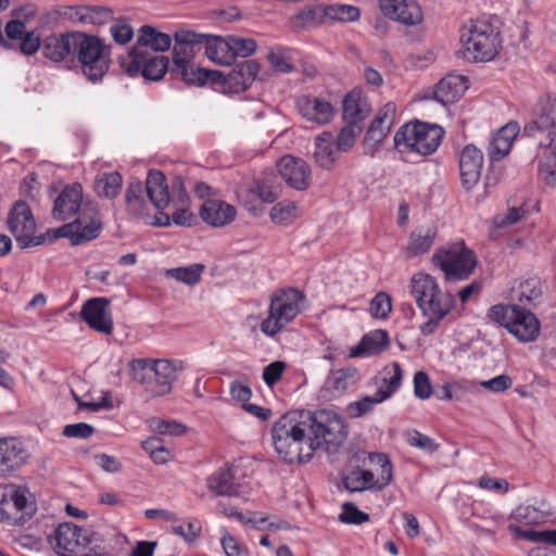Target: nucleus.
Masks as SVG:
<instances>
[{"mask_svg": "<svg viewBox=\"0 0 556 556\" xmlns=\"http://www.w3.org/2000/svg\"><path fill=\"white\" fill-rule=\"evenodd\" d=\"M173 197L174 184L169 190L164 174L150 170L146 184H129L126 192L127 210L148 225L166 227L169 226V213H165V210L170 206Z\"/></svg>", "mask_w": 556, "mask_h": 556, "instance_id": "f257e3e1", "label": "nucleus"}, {"mask_svg": "<svg viewBox=\"0 0 556 556\" xmlns=\"http://www.w3.org/2000/svg\"><path fill=\"white\" fill-rule=\"evenodd\" d=\"M273 442L277 454L288 464H305L314 456L301 412H290L274 425Z\"/></svg>", "mask_w": 556, "mask_h": 556, "instance_id": "f03ea898", "label": "nucleus"}, {"mask_svg": "<svg viewBox=\"0 0 556 556\" xmlns=\"http://www.w3.org/2000/svg\"><path fill=\"white\" fill-rule=\"evenodd\" d=\"M307 438L314 453L323 450L328 454L336 453L344 443L348 431L342 417L331 409H319L314 413L301 412Z\"/></svg>", "mask_w": 556, "mask_h": 556, "instance_id": "7ed1b4c3", "label": "nucleus"}, {"mask_svg": "<svg viewBox=\"0 0 556 556\" xmlns=\"http://www.w3.org/2000/svg\"><path fill=\"white\" fill-rule=\"evenodd\" d=\"M464 58L471 62L492 61L500 52L501 37L496 27L484 18L470 20L460 30Z\"/></svg>", "mask_w": 556, "mask_h": 556, "instance_id": "20e7f679", "label": "nucleus"}, {"mask_svg": "<svg viewBox=\"0 0 556 556\" xmlns=\"http://www.w3.org/2000/svg\"><path fill=\"white\" fill-rule=\"evenodd\" d=\"M307 307L305 294L296 288L277 290L270 298L268 316L261 323V331L275 337Z\"/></svg>", "mask_w": 556, "mask_h": 556, "instance_id": "39448f33", "label": "nucleus"}, {"mask_svg": "<svg viewBox=\"0 0 556 556\" xmlns=\"http://www.w3.org/2000/svg\"><path fill=\"white\" fill-rule=\"evenodd\" d=\"M201 51L200 34L179 30L175 34L173 48L172 74L180 77L187 84L203 85L208 80L211 72L197 67L193 59Z\"/></svg>", "mask_w": 556, "mask_h": 556, "instance_id": "423d86ee", "label": "nucleus"}, {"mask_svg": "<svg viewBox=\"0 0 556 556\" xmlns=\"http://www.w3.org/2000/svg\"><path fill=\"white\" fill-rule=\"evenodd\" d=\"M128 366L132 380L146 386L153 396L165 395L172 390L179 368L178 362L151 358H136Z\"/></svg>", "mask_w": 556, "mask_h": 556, "instance_id": "0eeeda50", "label": "nucleus"}, {"mask_svg": "<svg viewBox=\"0 0 556 556\" xmlns=\"http://www.w3.org/2000/svg\"><path fill=\"white\" fill-rule=\"evenodd\" d=\"M419 308L427 318L419 328L422 334L434 333L443 318L453 308V299L443 293L437 281L429 275L419 274Z\"/></svg>", "mask_w": 556, "mask_h": 556, "instance_id": "6e6552de", "label": "nucleus"}, {"mask_svg": "<svg viewBox=\"0 0 556 556\" xmlns=\"http://www.w3.org/2000/svg\"><path fill=\"white\" fill-rule=\"evenodd\" d=\"M74 53L84 75L92 83L103 78L110 67V49L98 37L76 33Z\"/></svg>", "mask_w": 556, "mask_h": 556, "instance_id": "1a4fd4ad", "label": "nucleus"}, {"mask_svg": "<svg viewBox=\"0 0 556 556\" xmlns=\"http://www.w3.org/2000/svg\"><path fill=\"white\" fill-rule=\"evenodd\" d=\"M432 262L448 280H465L477 266L473 251L464 241L456 242L446 249H439L432 255Z\"/></svg>", "mask_w": 556, "mask_h": 556, "instance_id": "9d476101", "label": "nucleus"}, {"mask_svg": "<svg viewBox=\"0 0 556 556\" xmlns=\"http://www.w3.org/2000/svg\"><path fill=\"white\" fill-rule=\"evenodd\" d=\"M369 460L376 471L355 469L344 477L343 484L349 491L381 490L391 482L392 465L388 456L381 453L371 454Z\"/></svg>", "mask_w": 556, "mask_h": 556, "instance_id": "9b49d317", "label": "nucleus"}, {"mask_svg": "<svg viewBox=\"0 0 556 556\" xmlns=\"http://www.w3.org/2000/svg\"><path fill=\"white\" fill-rule=\"evenodd\" d=\"M102 229L100 214L96 203H86L77 218L56 229V237L70 239L73 245H79L96 239Z\"/></svg>", "mask_w": 556, "mask_h": 556, "instance_id": "f8f14e48", "label": "nucleus"}, {"mask_svg": "<svg viewBox=\"0 0 556 556\" xmlns=\"http://www.w3.org/2000/svg\"><path fill=\"white\" fill-rule=\"evenodd\" d=\"M119 63L130 77L141 75L144 79L153 81L161 80L168 71V58L153 52L130 50L121 56Z\"/></svg>", "mask_w": 556, "mask_h": 556, "instance_id": "ddd939ff", "label": "nucleus"}, {"mask_svg": "<svg viewBox=\"0 0 556 556\" xmlns=\"http://www.w3.org/2000/svg\"><path fill=\"white\" fill-rule=\"evenodd\" d=\"M49 543L59 556H84L91 543V535L86 528L63 522L53 530Z\"/></svg>", "mask_w": 556, "mask_h": 556, "instance_id": "4468645a", "label": "nucleus"}, {"mask_svg": "<svg viewBox=\"0 0 556 556\" xmlns=\"http://www.w3.org/2000/svg\"><path fill=\"white\" fill-rule=\"evenodd\" d=\"M469 88V80L465 75L448 73L433 87H429L419 93L420 101L434 100L442 106L458 101Z\"/></svg>", "mask_w": 556, "mask_h": 556, "instance_id": "2eb2a0df", "label": "nucleus"}, {"mask_svg": "<svg viewBox=\"0 0 556 556\" xmlns=\"http://www.w3.org/2000/svg\"><path fill=\"white\" fill-rule=\"evenodd\" d=\"M245 473L240 462L226 465L206 479L207 489L218 496H239Z\"/></svg>", "mask_w": 556, "mask_h": 556, "instance_id": "dca6fc26", "label": "nucleus"}, {"mask_svg": "<svg viewBox=\"0 0 556 556\" xmlns=\"http://www.w3.org/2000/svg\"><path fill=\"white\" fill-rule=\"evenodd\" d=\"M8 227L22 248L38 244L35 238L36 223L29 206L17 201L8 217Z\"/></svg>", "mask_w": 556, "mask_h": 556, "instance_id": "f3484780", "label": "nucleus"}, {"mask_svg": "<svg viewBox=\"0 0 556 556\" xmlns=\"http://www.w3.org/2000/svg\"><path fill=\"white\" fill-rule=\"evenodd\" d=\"M525 132L535 137L546 132V139H556V96L541 98L534 110L533 121L525 127Z\"/></svg>", "mask_w": 556, "mask_h": 556, "instance_id": "a211bd4d", "label": "nucleus"}, {"mask_svg": "<svg viewBox=\"0 0 556 556\" xmlns=\"http://www.w3.org/2000/svg\"><path fill=\"white\" fill-rule=\"evenodd\" d=\"M84 321L93 330L111 334L113 319L110 311V301L105 298H93L86 301L80 312Z\"/></svg>", "mask_w": 556, "mask_h": 556, "instance_id": "6ab92c4d", "label": "nucleus"}, {"mask_svg": "<svg viewBox=\"0 0 556 556\" xmlns=\"http://www.w3.org/2000/svg\"><path fill=\"white\" fill-rule=\"evenodd\" d=\"M359 378L358 369L353 366L331 370L320 389V397L327 401L339 399L354 387Z\"/></svg>", "mask_w": 556, "mask_h": 556, "instance_id": "aec40b11", "label": "nucleus"}, {"mask_svg": "<svg viewBox=\"0 0 556 556\" xmlns=\"http://www.w3.org/2000/svg\"><path fill=\"white\" fill-rule=\"evenodd\" d=\"M281 179L292 189L305 190L311 182V168L308 164L292 155L282 156L277 163Z\"/></svg>", "mask_w": 556, "mask_h": 556, "instance_id": "412c9836", "label": "nucleus"}, {"mask_svg": "<svg viewBox=\"0 0 556 556\" xmlns=\"http://www.w3.org/2000/svg\"><path fill=\"white\" fill-rule=\"evenodd\" d=\"M29 453L16 438H0V478L12 475L24 466Z\"/></svg>", "mask_w": 556, "mask_h": 556, "instance_id": "4be33fe9", "label": "nucleus"}, {"mask_svg": "<svg viewBox=\"0 0 556 556\" xmlns=\"http://www.w3.org/2000/svg\"><path fill=\"white\" fill-rule=\"evenodd\" d=\"M90 201H84L83 188L79 184H71L63 188L54 200L53 217L59 220L80 214L83 206Z\"/></svg>", "mask_w": 556, "mask_h": 556, "instance_id": "5701e85b", "label": "nucleus"}, {"mask_svg": "<svg viewBox=\"0 0 556 556\" xmlns=\"http://www.w3.org/2000/svg\"><path fill=\"white\" fill-rule=\"evenodd\" d=\"M507 331L521 343L534 342L541 332V321L535 314L518 306Z\"/></svg>", "mask_w": 556, "mask_h": 556, "instance_id": "b1692460", "label": "nucleus"}, {"mask_svg": "<svg viewBox=\"0 0 556 556\" xmlns=\"http://www.w3.org/2000/svg\"><path fill=\"white\" fill-rule=\"evenodd\" d=\"M483 167V154L472 144L466 146L459 155V172L465 189H472L480 180Z\"/></svg>", "mask_w": 556, "mask_h": 556, "instance_id": "393cba45", "label": "nucleus"}, {"mask_svg": "<svg viewBox=\"0 0 556 556\" xmlns=\"http://www.w3.org/2000/svg\"><path fill=\"white\" fill-rule=\"evenodd\" d=\"M296 108L305 119L318 125L328 124L334 115L332 104L319 97L302 96L296 101Z\"/></svg>", "mask_w": 556, "mask_h": 556, "instance_id": "a878e982", "label": "nucleus"}, {"mask_svg": "<svg viewBox=\"0 0 556 556\" xmlns=\"http://www.w3.org/2000/svg\"><path fill=\"white\" fill-rule=\"evenodd\" d=\"M519 131V124L517 122H509L492 136L486 150L492 162L501 161L509 154Z\"/></svg>", "mask_w": 556, "mask_h": 556, "instance_id": "bb28decb", "label": "nucleus"}, {"mask_svg": "<svg viewBox=\"0 0 556 556\" xmlns=\"http://www.w3.org/2000/svg\"><path fill=\"white\" fill-rule=\"evenodd\" d=\"M395 113L396 106L393 102H388L380 109L366 132L364 139L366 148L369 144L374 147L380 143L387 137L394 123Z\"/></svg>", "mask_w": 556, "mask_h": 556, "instance_id": "cd10ccee", "label": "nucleus"}, {"mask_svg": "<svg viewBox=\"0 0 556 556\" xmlns=\"http://www.w3.org/2000/svg\"><path fill=\"white\" fill-rule=\"evenodd\" d=\"M280 195V189L269 178L257 180L251 189H240L238 198L249 211H255V200L273 203Z\"/></svg>", "mask_w": 556, "mask_h": 556, "instance_id": "c85d7f7f", "label": "nucleus"}, {"mask_svg": "<svg viewBox=\"0 0 556 556\" xmlns=\"http://www.w3.org/2000/svg\"><path fill=\"white\" fill-rule=\"evenodd\" d=\"M539 177L549 187H556V139L539 141L536 154Z\"/></svg>", "mask_w": 556, "mask_h": 556, "instance_id": "c756f323", "label": "nucleus"}, {"mask_svg": "<svg viewBox=\"0 0 556 556\" xmlns=\"http://www.w3.org/2000/svg\"><path fill=\"white\" fill-rule=\"evenodd\" d=\"M64 16L74 23L103 25L113 18V11L106 7L75 5L64 10Z\"/></svg>", "mask_w": 556, "mask_h": 556, "instance_id": "7c9ffc66", "label": "nucleus"}, {"mask_svg": "<svg viewBox=\"0 0 556 556\" xmlns=\"http://www.w3.org/2000/svg\"><path fill=\"white\" fill-rule=\"evenodd\" d=\"M260 72L258 63L254 60H245L238 63L224 78L233 92H241L248 89L255 80Z\"/></svg>", "mask_w": 556, "mask_h": 556, "instance_id": "2f4dec72", "label": "nucleus"}, {"mask_svg": "<svg viewBox=\"0 0 556 556\" xmlns=\"http://www.w3.org/2000/svg\"><path fill=\"white\" fill-rule=\"evenodd\" d=\"M236 214L235 206L217 199L204 201L200 211L201 218L213 227H223L231 223Z\"/></svg>", "mask_w": 556, "mask_h": 556, "instance_id": "473e14b6", "label": "nucleus"}, {"mask_svg": "<svg viewBox=\"0 0 556 556\" xmlns=\"http://www.w3.org/2000/svg\"><path fill=\"white\" fill-rule=\"evenodd\" d=\"M553 515L552 506L544 500L535 504L517 506L509 518L525 526H538L547 521Z\"/></svg>", "mask_w": 556, "mask_h": 556, "instance_id": "72a5a7b5", "label": "nucleus"}, {"mask_svg": "<svg viewBox=\"0 0 556 556\" xmlns=\"http://www.w3.org/2000/svg\"><path fill=\"white\" fill-rule=\"evenodd\" d=\"M75 40L76 33L50 35L42 41L41 52L45 58L53 62H61L74 52Z\"/></svg>", "mask_w": 556, "mask_h": 556, "instance_id": "f704fd0d", "label": "nucleus"}, {"mask_svg": "<svg viewBox=\"0 0 556 556\" xmlns=\"http://www.w3.org/2000/svg\"><path fill=\"white\" fill-rule=\"evenodd\" d=\"M190 199L184 187L182 180H174V197L170 206L167 208L169 213V222L177 226H190L193 215L189 212Z\"/></svg>", "mask_w": 556, "mask_h": 556, "instance_id": "c9c22d12", "label": "nucleus"}, {"mask_svg": "<svg viewBox=\"0 0 556 556\" xmlns=\"http://www.w3.org/2000/svg\"><path fill=\"white\" fill-rule=\"evenodd\" d=\"M0 491H4V496L9 497L18 513H22L21 515L24 522L30 519L36 513L35 497L26 486L8 483L0 485Z\"/></svg>", "mask_w": 556, "mask_h": 556, "instance_id": "e433bc0d", "label": "nucleus"}, {"mask_svg": "<svg viewBox=\"0 0 556 556\" xmlns=\"http://www.w3.org/2000/svg\"><path fill=\"white\" fill-rule=\"evenodd\" d=\"M172 38L165 33L157 31L150 25H143L139 29L136 46L131 50L139 52H163L170 48Z\"/></svg>", "mask_w": 556, "mask_h": 556, "instance_id": "4c0bfd02", "label": "nucleus"}, {"mask_svg": "<svg viewBox=\"0 0 556 556\" xmlns=\"http://www.w3.org/2000/svg\"><path fill=\"white\" fill-rule=\"evenodd\" d=\"M200 37L201 50H204L205 55L211 61L219 65H231L233 63L228 36L223 38L200 34Z\"/></svg>", "mask_w": 556, "mask_h": 556, "instance_id": "58836bf2", "label": "nucleus"}, {"mask_svg": "<svg viewBox=\"0 0 556 556\" xmlns=\"http://www.w3.org/2000/svg\"><path fill=\"white\" fill-rule=\"evenodd\" d=\"M389 348V334L386 330H374L366 333L359 343L351 349V357H369Z\"/></svg>", "mask_w": 556, "mask_h": 556, "instance_id": "ea45409f", "label": "nucleus"}, {"mask_svg": "<svg viewBox=\"0 0 556 556\" xmlns=\"http://www.w3.org/2000/svg\"><path fill=\"white\" fill-rule=\"evenodd\" d=\"M403 371L397 363L386 366L376 377L377 392L380 400H388L400 388Z\"/></svg>", "mask_w": 556, "mask_h": 556, "instance_id": "a19ab883", "label": "nucleus"}, {"mask_svg": "<svg viewBox=\"0 0 556 556\" xmlns=\"http://www.w3.org/2000/svg\"><path fill=\"white\" fill-rule=\"evenodd\" d=\"M339 151L334 146L333 136L324 131L318 135L315 139V150H314V159L316 163L325 169H330L333 167L339 157Z\"/></svg>", "mask_w": 556, "mask_h": 556, "instance_id": "79ce46f5", "label": "nucleus"}, {"mask_svg": "<svg viewBox=\"0 0 556 556\" xmlns=\"http://www.w3.org/2000/svg\"><path fill=\"white\" fill-rule=\"evenodd\" d=\"M369 106L363 93L353 89L343 99V119L346 124L357 125L368 114Z\"/></svg>", "mask_w": 556, "mask_h": 556, "instance_id": "37998d69", "label": "nucleus"}, {"mask_svg": "<svg viewBox=\"0 0 556 556\" xmlns=\"http://www.w3.org/2000/svg\"><path fill=\"white\" fill-rule=\"evenodd\" d=\"M325 22V7L321 5H307L289 18V25L294 30L312 29Z\"/></svg>", "mask_w": 556, "mask_h": 556, "instance_id": "c03bdc74", "label": "nucleus"}, {"mask_svg": "<svg viewBox=\"0 0 556 556\" xmlns=\"http://www.w3.org/2000/svg\"><path fill=\"white\" fill-rule=\"evenodd\" d=\"M445 131L434 123L419 121V154L430 155L440 147Z\"/></svg>", "mask_w": 556, "mask_h": 556, "instance_id": "a18cd8bd", "label": "nucleus"}, {"mask_svg": "<svg viewBox=\"0 0 556 556\" xmlns=\"http://www.w3.org/2000/svg\"><path fill=\"white\" fill-rule=\"evenodd\" d=\"M301 216V210L294 201L282 200L276 203L269 212L270 220L279 226H288Z\"/></svg>", "mask_w": 556, "mask_h": 556, "instance_id": "49530a36", "label": "nucleus"}, {"mask_svg": "<svg viewBox=\"0 0 556 556\" xmlns=\"http://www.w3.org/2000/svg\"><path fill=\"white\" fill-rule=\"evenodd\" d=\"M394 146L401 154L417 152V119L406 123L396 131Z\"/></svg>", "mask_w": 556, "mask_h": 556, "instance_id": "de8ad7c7", "label": "nucleus"}, {"mask_svg": "<svg viewBox=\"0 0 556 556\" xmlns=\"http://www.w3.org/2000/svg\"><path fill=\"white\" fill-rule=\"evenodd\" d=\"M382 13L404 25H414L413 14L408 11L406 0H380Z\"/></svg>", "mask_w": 556, "mask_h": 556, "instance_id": "09e8293b", "label": "nucleus"}, {"mask_svg": "<svg viewBox=\"0 0 556 556\" xmlns=\"http://www.w3.org/2000/svg\"><path fill=\"white\" fill-rule=\"evenodd\" d=\"M122 176L117 172H111L99 176L94 184V189L100 197L113 199L122 188Z\"/></svg>", "mask_w": 556, "mask_h": 556, "instance_id": "8fccbe9b", "label": "nucleus"}, {"mask_svg": "<svg viewBox=\"0 0 556 556\" xmlns=\"http://www.w3.org/2000/svg\"><path fill=\"white\" fill-rule=\"evenodd\" d=\"M508 531L523 540L534 543H546L556 546V529L554 530H522L519 526L510 523L507 527Z\"/></svg>", "mask_w": 556, "mask_h": 556, "instance_id": "3c124183", "label": "nucleus"}, {"mask_svg": "<svg viewBox=\"0 0 556 556\" xmlns=\"http://www.w3.org/2000/svg\"><path fill=\"white\" fill-rule=\"evenodd\" d=\"M359 14L358 8L351 4L334 3L325 7L326 21L354 22Z\"/></svg>", "mask_w": 556, "mask_h": 556, "instance_id": "603ef678", "label": "nucleus"}, {"mask_svg": "<svg viewBox=\"0 0 556 556\" xmlns=\"http://www.w3.org/2000/svg\"><path fill=\"white\" fill-rule=\"evenodd\" d=\"M148 426L153 432L160 435L168 437L182 435L187 430V427L179 421L167 420L157 417L150 418L148 420Z\"/></svg>", "mask_w": 556, "mask_h": 556, "instance_id": "864d4df0", "label": "nucleus"}, {"mask_svg": "<svg viewBox=\"0 0 556 556\" xmlns=\"http://www.w3.org/2000/svg\"><path fill=\"white\" fill-rule=\"evenodd\" d=\"M519 305L516 304H495L492 305L486 313V318L500 326L504 327L506 330L509 328V324L513 320V317L517 311Z\"/></svg>", "mask_w": 556, "mask_h": 556, "instance_id": "5fc2aeb1", "label": "nucleus"}, {"mask_svg": "<svg viewBox=\"0 0 556 556\" xmlns=\"http://www.w3.org/2000/svg\"><path fill=\"white\" fill-rule=\"evenodd\" d=\"M542 283L539 278H529L520 282L518 301L536 305L542 296Z\"/></svg>", "mask_w": 556, "mask_h": 556, "instance_id": "6e6d98bb", "label": "nucleus"}, {"mask_svg": "<svg viewBox=\"0 0 556 556\" xmlns=\"http://www.w3.org/2000/svg\"><path fill=\"white\" fill-rule=\"evenodd\" d=\"M204 266L201 264H193L187 267H177L167 270V276L186 285L193 286L200 281Z\"/></svg>", "mask_w": 556, "mask_h": 556, "instance_id": "4d7b16f0", "label": "nucleus"}, {"mask_svg": "<svg viewBox=\"0 0 556 556\" xmlns=\"http://www.w3.org/2000/svg\"><path fill=\"white\" fill-rule=\"evenodd\" d=\"M229 45L231 48L232 62L237 56L247 58L252 55L257 48L254 39L241 36H228Z\"/></svg>", "mask_w": 556, "mask_h": 556, "instance_id": "13d9d810", "label": "nucleus"}, {"mask_svg": "<svg viewBox=\"0 0 556 556\" xmlns=\"http://www.w3.org/2000/svg\"><path fill=\"white\" fill-rule=\"evenodd\" d=\"M392 311L391 296L383 291L378 292L370 301L369 313L376 319H386Z\"/></svg>", "mask_w": 556, "mask_h": 556, "instance_id": "bf43d9fd", "label": "nucleus"}, {"mask_svg": "<svg viewBox=\"0 0 556 556\" xmlns=\"http://www.w3.org/2000/svg\"><path fill=\"white\" fill-rule=\"evenodd\" d=\"M383 401L384 400H380V395L376 391L372 395H366L359 401L350 403L346 410L350 417L358 418L370 412L377 404L382 403Z\"/></svg>", "mask_w": 556, "mask_h": 556, "instance_id": "052dcab7", "label": "nucleus"}, {"mask_svg": "<svg viewBox=\"0 0 556 556\" xmlns=\"http://www.w3.org/2000/svg\"><path fill=\"white\" fill-rule=\"evenodd\" d=\"M21 514L9 497L4 496V491H0V521L10 526H22L25 522Z\"/></svg>", "mask_w": 556, "mask_h": 556, "instance_id": "680f3d73", "label": "nucleus"}, {"mask_svg": "<svg viewBox=\"0 0 556 556\" xmlns=\"http://www.w3.org/2000/svg\"><path fill=\"white\" fill-rule=\"evenodd\" d=\"M359 134L357 125L348 124L338 134L337 150L339 152H348L355 143L356 137Z\"/></svg>", "mask_w": 556, "mask_h": 556, "instance_id": "e2e57ef3", "label": "nucleus"}, {"mask_svg": "<svg viewBox=\"0 0 556 556\" xmlns=\"http://www.w3.org/2000/svg\"><path fill=\"white\" fill-rule=\"evenodd\" d=\"M110 33L114 41L118 45H126L134 37V28L125 20L114 22L110 27Z\"/></svg>", "mask_w": 556, "mask_h": 556, "instance_id": "0e129e2a", "label": "nucleus"}, {"mask_svg": "<svg viewBox=\"0 0 556 556\" xmlns=\"http://www.w3.org/2000/svg\"><path fill=\"white\" fill-rule=\"evenodd\" d=\"M340 521L350 525H362L369 519V515L361 511L354 504L345 503L339 516Z\"/></svg>", "mask_w": 556, "mask_h": 556, "instance_id": "69168bd1", "label": "nucleus"}, {"mask_svg": "<svg viewBox=\"0 0 556 556\" xmlns=\"http://www.w3.org/2000/svg\"><path fill=\"white\" fill-rule=\"evenodd\" d=\"M478 486L483 490L494 492L496 494H506L509 491V483L506 479H494L489 476H482L478 480Z\"/></svg>", "mask_w": 556, "mask_h": 556, "instance_id": "338daca9", "label": "nucleus"}, {"mask_svg": "<svg viewBox=\"0 0 556 556\" xmlns=\"http://www.w3.org/2000/svg\"><path fill=\"white\" fill-rule=\"evenodd\" d=\"M220 544L226 556H248V551L229 533L222 536Z\"/></svg>", "mask_w": 556, "mask_h": 556, "instance_id": "774afa93", "label": "nucleus"}]
</instances>
